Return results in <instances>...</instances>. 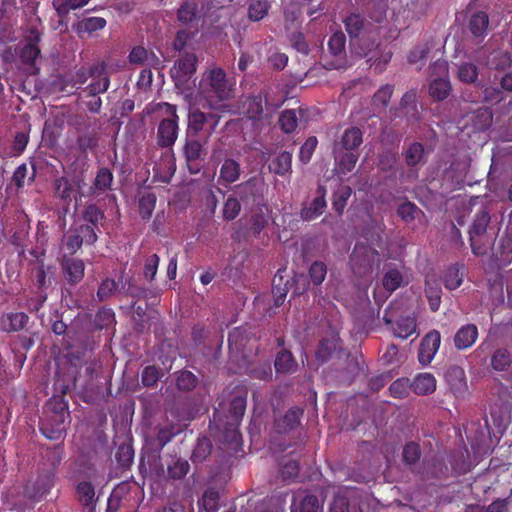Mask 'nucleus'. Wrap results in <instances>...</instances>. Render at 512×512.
Returning <instances> with one entry per match:
<instances>
[{
  "instance_id": "62",
  "label": "nucleus",
  "mask_w": 512,
  "mask_h": 512,
  "mask_svg": "<svg viewBox=\"0 0 512 512\" xmlns=\"http://www.w3.org/2000/svg\"><path fill=\"white\" fill-rule=\"evenodd\" d=\"M160 258L157 254L148 256L144 263L143 276L148 282H153L158 271Z\"/></svg>"
},
{
  "instance_id": "3",
  "label": "nucleus",
  "mask_w": 512,
  "mask_h": 512,
  "mask_svg": "<svg viewBox=\"0 0 512 512\" xmlns=\"http://www.w3.org/2000/svg\"><path fill=\"white\" fill-rule=\"evenodd\" d=\"M490 214L485 209L478 211L469 229V241L472 253L476 256H483L487 253L493 240L486 235L490 222Z\"/></svg>"
},
{
  "instance_id": "11",
  "label": "nucleus",
  "mask_w": 512,
  "mask_h": 512,
  "mask_svg": "<svg viewBox=\"0 0 512 512\" xmlns=\"http://www.w3.org/2000/svg\"><path fill=\"white\" fill-rule=\"evenodd\" d=\"M444 377L449 390L456 398H465L469 394L465 370L461 366H450Z\"/></svg>"
},
{
  "instance_id": "64",
  "label": "nucleus",
  "mask_w": 512,
  "mask_h": 512,
  "mask_svg": "<svg viewBox=\"0 0 512 512\" xmlns=\"http://www.w3.org/2000/svg\"><path fill=\"white\" fill-rule=\"evenodd\" d=\"M161 377L160 369L155 365L146 366L141 374V382L145 387H154Z\"/></svg>"
},
{
  "instance_id": "42",
  "label": "nucleus",
  "mask_w": 512,
  "mask_h": 512,
  "mask_svg": "<svg viewBox=\"0 0 512 512\" xmlns=\"http://www.w3.org/2000/svg\"><path fill=\"white\" fill-rule=\"evenodd\" d=\"M93 324L97 330H103L114 326L116 324L114 311L107 307L100 308L96 312Z\"/></svg>"
},
{
  "instance_id": "18",
  "label": "nucleus",
  "mask_w": 512,
  "mask_h": 512,
  "mask_svg": "<svg viewBox=\"0 0 512 512\" xmlns=\"http://www.w3.org/2000/svg\"><path fill=\"white\" fill-rule=\"evenodd\" d=\"M121 288L119 292L135 300H146L157 296L155 289L139 284L134 278H128L125 282L120 278Z\"/></svg>"
},
{
  "instance_id": "55",
  "label": "nucleus",
  "mask_w": 512,
  "mask_h": 512,
  "mask_svg": "<svg viewBox=\"0 0 512 512\" xmlns=\"http://www.w3.org/2000/svg\"><path fill=\"white\" fill-rule=\"evenodd\" d=\"M410 390H412L411 381L406 377L396 379L389 387L391 396L399 399L408 396Z\"/></svg>"
},
{
  "instance_id": "16",
  "label": "nucleus",
  "mask_w": 512,
  "mask_h": 512,
  "mask_svg": "<svg viewBox=\"0 0 512 512\" xmlns=\"http://www.w3.org/2000/svg\"><path fill=\"white\" fill-rule=\"evenodd\" d=\"M63 276L68 284L74 286L82 281L85 265L81 259L64 256L61 261Z\"/></svg>"
},
{
  "instance_id": "47",
  "label": "nucleus",
  "mask_w": 512,
  "mask_h": 512,
  "mask_svg": "<svg viewBox=\"0 0 512 512\" xmlns=\"http://www.w3.org/2000/svg\"><path fill=\"white\" fill-rule=\"evenodd\" d=\"M336 348L337 340L335 338H324L320 340L316 350L317 360L320 361L321 363L328 361L331 358L333 352L336 350Z\"/></svg>"
},
{
  "instance_id": "33",
  "label": "nucleus",
  "mask_w": 512,
  "mask_h": 512,
  "mask_svg": "<svg viewBox=\"0 0 512 512\" xmlns=\"http://www.w3.org/2000/svg\"><path fill=\"white\" fill-rule=\"evenodd\" d=\"M44 412L46 414H53V416H69V406L65 399V391L62 395L52 396L44 405Z\"/></svg>"
},
{
  "instance_id": "15",
  "label": "nucleus",
  "mask_w": 512,
  "mask_h": 512,
  "mask_svg": "<svg viewBox=\"0 0 512 512\" xmlns=\"http://www.w3.org/2000/svg\"><path fill=\"white\" fill-rule=\"evenodd\" d=\"M326 187L318 185L316 190V197L310 202L308 206L303 205L300 210V217L304 221H311L322 215L327 207L326 203Z\"/></svg>"
},
{
  "instance_id": "31",
  "label": "nucleus",
  "mask_w": 512,
  "mask_h": 512,
  "mask_svg": "<svg viewBox=\"0 0 512 512\" xmlns=\"http://www.w3.org/2000/svg\"><path fill=\"white\" fill-rule=\"evenodd\" d=\"M81 218L84 223L100 229L105 220V213L97 204L90 203L82 210Z\"/></svg>"
},
{
  "instance_id": "21",
  "label": "nucleus",
  "mask_w": 512,
  "mask_h": 512,
  "mask_svg": "<svg viewBox=\"0 0 512 512\" xmlns=\"http://www.w3.org/2000/svg\"><path fill=\"white\" fill-rule=\"evenodd\" d=\"M39 428L47 439L58 440L64 435L66 424L64 418H40Z\"/></svg>"
},
{
  "instance_id": "13",
  "label": "nucleus",
  "mask_w": 512,
  "mask_h": 512,
  "mask_svg": "<svg viewBox=\"0 0 512 512\" xmlns=\"http://www.w3.org/2000/svg\"><path fill=\"white\" fill-rule=\"evenodd\" d=\"M440 343L441 335L437 330H432L424 336L418 350V360L422 365L426 366L431 363L440 347Z\"/></svg>"
},
{
  "instance_id": "10",
  "label": "nucleus",
  "mask_w": 512,
  "mask_h": 512,
  "mask_svg": "<svg viewBox=\"0 0 512 512\" xmlns=\"http://www.w3.org/2000/svg\"><path fill=\"white\" fill-rule=\"evenodd\" d=\"M41 31L35 25L28 27L25 34V44L20 50L19 57L24 64L33 66L35 61L40 55V48L38 46L41 40Z\"/></svg>"
},
{
  "instance_id": "12",
  "label": "nucleus",
  "mask_w": 512,
  "mask_h": 512,
  "mask_svg": "<svg viewBox=\"0 0 512 512\" xmlns=\"http://www.w3.org/2000/svg\"><path fill=\"white\" fill-rule=\"evenodd\" d=\"M197 58L193 53L182 54L171 69L176 83H185L196 72Z\"/></svg>"
},
{
  "instance_id": "29",
  "label": "nucleus",
  "mask_w": 512,
  "mask_h": 512,
  "mask_svg": "<svg viewBox=\"0 0 512 512\" xmlns=\"http://www.w3.org/2000/svg\"><path fill=\"white\" fill-rule=\"evenodd\" d=\"M333 156L335 159L336 166L338 168V171L341 174L346 175L347 173L351 172L359 158V153L354 151H343V152H336L333 151Z\"/></svg>"
},
{
  "instance_id": "23",
  "label": "nucleus",
  "mask_w": 512,
  "mask_h": 512,
  "mask_svg": "<svg viewBox=\"0 0 512 512\" xmlns=\"http://www.w3.org/2000/svg\"><path fill=\"white\" fill-rule=\"evenodd\" d=\"M113 173L107 167H101L97 171V174L93 180L91 187L89 188V195H101L111 189L113 183Z\"/></svg>"
},
{
  "instance_id": "35",
  "label": "nucleus",
  "mask_w": 512,
  "mask_h": 512,
  "mask_svg": "<svg viewBox=\"0 0 512 512\" xmlns=\"http://www.w3.org/2000/svg\"><path fill=\"white\" fill-rule=\"evenodd\" d=\"M128 57L133 64L155 66L159 63V58L153 52L141 46L134 47Z\"/></svg>"
},
{
  "instance_id": "48",
  "label": "nucleus",
  "mask_w": 512,
  "mask_h": 512,
  "mask_svg": "<svg viewBox=\"0 0 512 512\" xmlns=\"http://www.w3.org/2000/svg\"><path fill=\"white\" fill-rule=\"evenodd\" d=\"M416 330L415 320L411 317H401L396 321L394 328L395 336L406 339L411 336Z\"/></svg>"
},
{
  "instance_id": "54",
  "label": "nucleus",
  "mask_w": 512,
  "mask_h": 512,
  "mask_svg": "<svg viewBox=\"0 0 512 512\" xmlns=\"http://www.w3.org/2000/svg\"><path fill=\"white\" fill-rule=\"evenodd\" d=\"M310 281L315 286H320L327 275V265L323 261H314L308 270Z\"/></svg>"
},
{
  "instance_id": "61",
  "label": "nucleus",
  "mask_w": 512,
  "mask_h": 512,
  "mask_svg": "<svg viewBox=\"0 0 512 512\" xmlns=\"http://www.w3.org/2000/svg\"><path fill=\"white\" fill-rule=\"evenodd\" d=\"M346 37L343 32L332 34L328 40V50L334 56H341L345 52Z\"/></svg>"
},
{
  "instance_id": "20",
  "label": "nucleus",
  "mask_w": 512,
  "mask_h": 512,
  "mask_svg": "<svg viewBox=\"0 0 512 512\" xmlns=\"http://www.w3.org/2000/svg\"><path fill=\"white\" fill-rule=\"evenodd\" d=\"M212 121V128L218 124L219 117L213 113H204L198 109L192 110L188 117V129L187 134H193L198 136V133L203 129L205 123Z\"/></svg>"
},
{
  "instance_id": "32",
  "label": "nucleus",
  "mask_w": 512,
  "mask_h": 512,
  "mask_svg": "<svg viewBox=\"0 0 512 512\" xmlns=\"http://www.w3.org/2000/svg\"><path fill=\"white\" fill-rule=\"evenodd\" d=\"M394 91V86L390 84L382 85L372 97V107L374 112H385Z\"/></svg>"
},
{
  "instance_id": "34",
  "label": "nucleus",
  "mask_w": 512,
  "mask_h": 512,
  "mask_svg": "<svg viewBox=\"0 0 512 512\" xmlns=\"http://www.w3.org/2000/svg\"><path fill=\"white\" fill-rule=\"evenodd\" d=\"M451 89L448 77H436L430 82L429 94L434 100L442 101L449 96Z\"/></svg>"
},
{
  "instance_id": "63",
  "label": "nucleus",
  "mask_w": 512,
  "mask_h": 512,
  "mask_svg": "<svg viewBox=\"0 0 512 512\" xmlns=\"http://www.w3.org/2000/svg\"><path fill=\"white\" fill-rule=\"evenodd\" d=\"M110 86V77H102L100 80H92V82L87 85L83 92L85 96H96L102 93H105Z\"/></svg>"
},
{
  "instance_id": "43",
  "label": "nucleus",
  "mask_w": 512,
  "mask_h": 512,
  "mask_svg": "<svg viewBox=\"0 0 512 512\" xmlns=\"http://www.w3.org/2000/svg\"><path fill=\"white\" fill-rule=\"evenodd\" d=\"M462 282H463V277H462V274L460 273L459 265L453 264V265L449 266L443 275L444 286L448 290H455L458 287H460Z\"/></svg>"
},
{
  "instance_id": "52",
  "label": "nucleus",
  "mask_w": 512,
  "mask_h": 512,
  "mask_svg": "<svg viewBox=\"0 0 512 512\" xmlns=\"http://www.w3.org/2000/svg\"><path fill=\"white\" fill-rule=\"evenodd\" d=\"M118 291V283L111 278H105L98 286L96 297L99 302L108 300Z\"/></svg>"
},
{
  "instance_id": "45",
  "label": "nucleus",
  "mask_w": 512,
  "mask_h": 512,
  "mask_svg": "<svg viewBox=\"0 0 512 512\" xmlns=\"http://www.w3.org/2000/svg\"><path fill=\"white\" fill-rule=\"evenodd\" d=\"M422 214V211L419 207L416 206L411 201L405 200L397 207V215L401 218L405 223H410L416 219V217Z\"/></svg>"
},
{
  "instance_id": "7",
  "label": "nucleus",
  "mask_w": 512,
  "mask_h": 512,
  "mask_svg": "<svg viewBox=\"0 0 512 512\" xmlns=\"http://www.w3.org/2000/svg\"><path fill=\"white\" fill-rule=\"evenodd\" d=\"M266 185L259 177H251L236 186V194L244 204L260 206L263 204Z\"/></svg>"
},
{
  "instance_id": "30",
  "label": "nucleus",
  "mask_w": 512,
  "mask_h": 512,
  "mask_svg": "<svg viewBox=\"0 0 512 512\" xmlns=\"http://www.w3.org/2000/svg\"><path fill=\"white\" fill-rule=\"evenodd\" d=\"M492 122L493 114L488 107H480L471 115V125L474 131H485L492 125Z\"/></svg>"
},
{
  "instance_id": "4",
  "label": "nucleus",
  "mask_w": 512,
  "mask_h": 512,
  "mask_svg": "<svg viewBox=\"0 0 512 512\" xmlns=\"http://www.w3.org/2000/svg\"><path fill=\"white\" fill-rule=\"evenodd\" d=\"M379 253L370 245L357 242L349 258V264L353 274L357 277H365L372 273L373 266L379 264Z\"/></svg>"
},
{
  "instance_id": "24",
  "label": "nucleus",
  "mask_w": 512,
  "mask_h": 512,
  "mask_svg": "<svg viewBox=\"0 0 512 512\" xmlns=\"http://www.w3.org/2000/svg\"><path fill=\"white\" fill-rule=\"evenodd\" d=\"M411 387L416 395L425 396L432 394L436 390L437 381L431 373H419L411 381Z\"/></svg>"
},
{
  "instance_id": "59",
  "label": "nucleus",
  "mask_w": 512,
  "mask_h": 512,
  "mask_svg": "<svg viewBox=\"0 0 512 512\" xmlns=\"http://www.w3.org/2000/svg\"><path fill=\"white\" fill-rule=\"evenodd\" d=\"M402 281L403 277L399 270L389 269L383 276L382 284L387 291L393 292L401 286Z\"/></svg>"
},
{
  "instance_id": "19",
  "label": "nucleus",
  "mask_w": 512,
  "mask_h": 512,
  "mask_svg": "<svg viewBox=\"0 0 512 512\" xmlns=\"http://www.w3.org/2000/svg\"><path fill=\"white\" fill-rule=\"evenodd\" d=\"M29 316L24 312H9L0 317V331L6 333L19 332L29 323Z\"/></svg>"
},
{
  "instance_id": "56",
  "label": "nucleus",
  "mask_w": 512,
  "mask_h": 512,
  "mask_svg": "<svg viewBox=\"0 0 512 512\" xmlns=\"http://www.w3.org/2000/svg\"><path fill=\"white\" fill-rule=\"evenodd\" d=\"M247 405V393L235 394L229 403V416H244Z\"/></svg>"
},
{
  "instance_id": "9",
  "label": "nucleus",
  "mask_w": 512,
  "mask_h": 512,
  "mask_svg": "<svg viewBox=\"0 0 512 512\" xmlns=\"http://www.w3.org/2000/svg\"><path fill=\"white\" fill-rule=\"evenodd\" d=\"M171 112L170 118L163 119L157 130V144L162 148L171 147L178 136V116L176 106L167 104Z\"/></svg>"
},
{
  "instance_id": "17",
  "label": "nucleus",
  "mask_w": 512,
  "mask_h": 512,
  "mask_svg": "<svg viewBox=\"0 0 512 512\" xmlns=\"http://www.w3.org/2000/svg\"><path fill=\"white\" fill-rule=\"evenodd\" d=\"M478 336V327L475 324H464L456 331L453 337L454 347L458 351L467 350L476 343Z\"/></svg>"
},
{
  "instance_id": "36",
  "label": "nucleus",
  "mask_w": 512,
  "mask_h": 512,
  "mask_svg": "<svg viewBox=\"0 0 512 512\" xmlns=\"http://www.w3.org/2000/svg\"><path fill=\"white\" fill-rule=\"evenodd\" d=\"M292 154L288 151H282L269 164V169L276 175L284 176L291 171Z\"/></svg>"
},
{
  "instance_id": "25",
  "label": "nucleus",
  "mask_w": 512,
  "mask_h": 512,
  "mask_svg": "<svg viewBox=\"0 0 512 512\" xmlns=\"http://www.w3.org/2000/svg\"><path fill=\"white\" fill-rule=\"evenodd\" d=\"M107 21L102 17H86L72 25L75 33L82 38L85 34L102 30L105 28Z\"/></svg>"
},
{
  "instance_id": "46",
  "label": "nucleus",
  "mask_w": 512,
  "mask_h": 512,
  "mask_svg": "<svg viewBox=\"0 0 512 512\" xmlns=\"http://www.w3.org/2000/svg\"><path fill=\"white\" fill-rule=\"evenodd\" d=\"M511 355L507 349H496L491 357V366L496 371H505L511 365Z\"/></svg>"
},
{
  "instance_id": "51",
  "label": "nucleus",
  "mask_w": 512,
  "mask_h": 512,
  "mask_svg": "<svg viewBox=\"0 0 512 512\" xmlns=\"http://www.w3.org/2000/svg\"><path fill=\"white\" fill-rule=\"evenodd\" d=\"M247 374L255 379L270 380L272 379L273 372L269 362H261L257 364H251L247 368Z\"/></svg>"
},
{
  "instance_id": "22",
  "label": "nucleus",
  "mask_w": 512,
  "mask_h": 512,
  "mask_svg": "<svg viewBox=\"0 0 512 512\" xmlns=\"http://www.w3.org/2000/svg\"><path fill=\"white\" fill-rule=\"evenodd\" d=\"M274 367L277 374L289 375L298 370V363L292 352L283 348L276 354Z\"/></svg>"
},
{
  "instance_id": "26",
  "label": "nucleus",
  "mask_w": 512,
  "mask_h": 512,
  "mask_svg": "<svg viewBox=\"0 0 512 512\" xmlns=\"http://www.w3.org/2000/svg\"><path fill=\"white\" fill-rule=\"evenodd\" d=\"M241 174L240 164L232 159H225L220 168L218 182L221 184H232L236 182Z\"/></svg>"
},
{
  "instance_id": "8",
  "label": "nucleus",
  "mask_w": 512,
  "mask_h": 512,
  "mask_svg": "<svg viewBox=\"0 0 512 512\" xmlns=\"http://www.w3.org/2000/svg\"><path fill=\"white\" fill-rule=\"evenodd\" d=\"M240 105L245 116L252 121H260L264 115V107L268 106L267 92L260 90L241 97Z\"/></svg>"
},
{
  "instance_id": "14",
  "label": "nucleus",
  "mask_w": 512,
  "mask_h": 512,
  "mask_svg": "<svg viewBox=\"0 0 512 512\" xmlns=\"http://www.w3.org/2000/svg\"><path fill=\"white\" fill-rule=\"evenodd\" d=\"M363 142V132L360 128L352 126L344 130L339 139L334 141L333 151H354L357 152L358 147Z\"/></svg>"
},
{
  "instance_id": "49",
  "label": "nucleus",
  "mask_w": 512,
  "mask_h": 512,
  "mask_svg": "<svg viewBox=\"0 0 512 512\" xmlns=\"http://www.w3.org/2000/svg\"><path fill=\"white\" fill-rule=\"evenodd\" d=\"M278 122L284 133L290 134L294 132L298 125L296 111L294 109H286L282 111Z\"/></svg>"
},
{
  "instance_id": "39",
  "label": "nucleus",
  "mask_w": 512,
  "mask_h": 512,
  "mask_svg": "<svg viewBox=\"0 0 512 512\" xmlns=\"http://www.w3.org/2000/svg\"><path fill=\"white\" fill-rule=\"evenodd\" d=\"M403 155L405 162L409 167H415L425 162V149L423 144L420 142H413L409 144Z\"/></svg>"
},
{
  "instance_id": "1",
  "label": "nucleus",
  "mask_w": 512,
  "mask_h": 512,
  "mask_svg": "<svg viewBox=\"0 0 512 512\" xmlns=\"http://www.w3.org/2000/svg\"><path fill=\"white\" fill-rule=\"evenodd\" d=\"M345 29L350 37V42L354 46H359L362 55L369 56L374 50L379 49L374 37L367 36L366 19L357 13H352L344 21Z\"/></svg>"
},
{
  "instance_id": "37",
  "label": "nucleus",
  "mask_w": 512,
  "mask_h": 512,
  "mask_svg": "<svg viewBox=\"0 0 512 512\" xmlns=\"http://www.w3.org/2000/svg\"><path fill=\"white\" fill-rule=\"evenodd\" d=\"M352 192V188L348 185H340L338 189L333 192L332 208L338 216L343 214Z\"/></svg>"
},
{
  "instance_id": "58",
  "label": "nucleus",
  "mask_w": 512,
  "mask_h": 512,
  "mask_svg": "<svg viewBox=\"0 0 512 512\" xmlns=\"http://www.w3.org/2000/svg\"><path fill=\"white\" fill-rule=\"evenodd\" d=\"M156 196L153 193L143 195L139 200V214L143 220H148L155 209Z\"/></svg>"
},
{
  "instance_id": "41",
  "label": "nucleus",
  "mask_w": 512,
  "mask_h": 512,
  "mask_svg": "<svg viewBox=\"0 0 512 512\" xmlns=\"http://www.w3.org/2000/svg\"><path fill=\"white\" fill-rule=\"evenodd\" d=\"M487 65L490 69L505 71L512 65L511 55L506 51H493L488 57Z\"/></svg>"
},
{
  "instance_id": "57",
  "label": "nucleus",
  "mask_w": 512,
  "mask_h": 512,
  "mask_svg": "<svg viewBox=\"0 0 512 512\" xmlns=\"http://www.w3.org/2000/svg\"><path fill=\"white\" fill-rule=\"evenodd\" d=\"M212 444L206 437L199 438L192 452L193 462H202L210 455Z\"/></svg>"
},
{
  "instance_id": "5",
  "label": "nucleus",
  "mask_w": 512,
  "mask_h": 512,
  "mask_svg": "<svg viewBox=\"0 0 512 512\" xmlns=\"http://www.w3.org/2000/svg\"><path fill=\"white\" fill-rule=\"evenodd\" d=\"M227 418H212L209 422L211 435L229 449L237 451L241 445V434L239 432L240 418H231V421H224Z\"/></svg>"
},
{
  "instance_id": "53",
  "label": "nucleus",
  "mask_w": 512,
  "mask_h": 512,
  "mask_svg": "<svg viewBox=\"0 0 512 512\" xmlns=\"http://www.w3.org/2000/svg\"><path fill=\"white\" fill-rule=\"evenodd\" d=\"M457 75L461 82L475 83L479 75L478 67L473 63H461L458 66Z\"/></svg>"
},
{
  "instance_id": "50",
  "label": "nucleus",
  "mask_w": 512,
  "mask_h": 512,
  "mask_svg": "<svg viewBox=\"0 0 512 512\" xmlns=\"http://www.w3.org/2000/svg\"><path fill=\"white\" fill-rule=\"evenodd\" d=\"M198 384V378L189 370H182L178 373L176 378V387L180 391H191Z\"/></svg>"
},
{
  "instance_id": "44",
  "label": "nucleus",
  "mask_w": 512,
  "mask_h": 512,
  "mask_svg": "<svg viewBox=\"0 0 512 512\" xmlns=\"http://www.w3.org/2000/svg\"><path fill=\"white\" fill-rule=\"evenodd\" d=\"M219 509V493L208 489L199 501V512H217Z\"/></svg>"
},
{
  "instance_id": "38",
  "label": "nucleus",
  "mask_w": 512,
  "mask_h": 512,
  "mask_svg": "<svg viewBox=\"0 0 512 512\" xmlns=\"http://www.w3.org/2000/svg\"><path fill=\"white\" fill-rule=\"evenodd\" d=\"M271 8L269 0H250L247 9L249 20L258 22L264 19Z\"/></svg>"
},
{
  "instance_id": "6",
  "label": "nucleus",
  "mask_w": 512,
  "mask_h": 512,
  "mask_svg": "<svg viewBox=\"0 0 512 512\" xmlns=\"http://www.w3.org/2000/svg\"><path fill=\"white\" fill-rule=\"evenodd\" d=\"M206 143L207 138L201 141L198 136H193V134L186 135L183 154L190 174H198L203 169L207 156Z\"/></svg>"
},
{
  "instance_id": "28",
  "label": "nucleus",
  "mask_w": 512,
  "mask_h": 512,
  "mask_svg": "<svg viewBox=\"0 0 512 512\" xmlns=\"http://www.w3.org/2000/svg\"><path fill=\"white\" fill-rule=\"evenodd\" d=\"M198 13V5L195 1H185L177 10V20L181 25L193 26L198 22Z\"/></svg>"
},
{
  "instance_id": "40",
  "label": "nucleus",
  "mask_w": 512,
  "mask_h": 512,
  "mask_svg": "<svg viewBox=\"0 0 512 512\" xmlns=\"http://www.w3.org/2000/svg\"><path fill=\"white\" fill-rule=\"evenodd\" d=\"M489 17L486 12L479 11L473 14L469 21V30L475 37H483L487 34Z\"/></svg>"
},
{
  "instance_id": "27",
  "label": "nucleus",
  "mask_w": 512,
  "mask_h": 512,
  "mask_svg": "<svg viewBox=\"0 0 512 512\" xmlns=\"http://www.w3.org/2000/svg\"><path fill=\"white\" fill-rule=\"evenodd\" d=\"M89 0H53L52 5L60 18L59 24L67 27L65 19L68 17L70 11L84 7Z\"/></svg>"
},
{
  "instance_id": "60",
  "label": "nucleus",
  "mask_w": 512,
  "mask_h": 512,
  "mask_svg": "<svg viewBox=\"0 0 512 512\" xmlns=\"http://www.w3.org/2000/svg\"><path fill=\"white\" fill-rule=\"evenodd\" d=\"M75 231L85 241L86 245H94L98 240V234L101 233L99 228H95L90 224L83 223L75 228Z\"/></svg>"
},
{
  "instance_id": "2",
  "label": "nucleus",
  "mask_w": 512,
  "mask_h": 512,
  "mask_svg": "<svg viewBox=\"0 0 512 512\" xmlns=\"http://www.w3.org/2000/svg\"><path fill=\"white\" fill-rule=\"evenodd\" d=\"M234 83L227 78L226 72L220 67L205 71L202 77L203 91L213 94L218 100L226 101L234 96Z\"/></svg>"
}]
</instances>
